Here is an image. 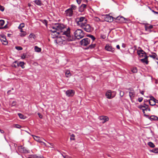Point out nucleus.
<instances>
[{
	"label": "nucleus",
	"instance_id": "1",
	"mask_svg": "<svg viewBox=\"0 0 158 158\" xmlns=\"http://www.w3.org/2000/svg\"><path fill=\"white\" fill-rule=\"evenodd\" d=\"M75 21L77 26L81 27L87 22V19L84 17H78L75 19Z\"/></svg>",
	"mask_w": 158,
	"mask_h": 158
},
{
	"label": "nucleus",
	"instance_id": "2",
	"mask_svg": "<svg viewBox=\"0 0 158 158\" xmlns=\"http://www.w3.org/2000/svg\"><path fill=\"white\" fill-rule=\"evenodd\" d=\"M75 37L78 40L81 39L84 36V34L82 30L80 29L77 30L74 33Z\"/></svg>",
	"mask_w": 158,
	"mask_h": 158
},
{
	"label": "nucleus",
	"instance_id": "3",
	"mask_svg": "<svg viewBox=\"0 0 158 158\" xmlns=\"http://www.w3.org/2000/svg\"><path fill=\"white\" fill-rule=\"evenodd\" d=\"M116 94L115 92L112 91L110 90H109L106 93L105 95L107 98L110 99L114 98Z\"/></svg>",
	"mask_w": 158,
	"mask_h": 158
},
{
	"label": "nucleus",
	"instance_id": "4",
	"mask_svg": "<svg viewBox=\"0 0 158 158\" xmlns=\"http://www.w3.org/2000/svg\"><path fill=\"white\" fill-rule=\"evenodd\" d=\"M61 35H64V38L66 37L68 38V40H71V35H70V29L69 27H68L66 31H62L61 33Z\"/></svg>",
	"mask_w": 158,
	"mask_h": 158
},
{
	"label": "nucleus",
	"instance_id": "5",
	"mask_svg": "<svg viewBox=\"0 0 158 158\" xmlns=\"http://www.w3.org/2000/svg\"><path fill=\"white\" fill-rule=\"evenodd\" d=\"M81 27L87 32H91L93 30L92 27L89 24H87V23L81 26Z\"/></svg>",
	"mask_w": 158,
	"mask_h": 158
},
{
	"label": "nucleus",
	"instance_id": "6",
	"mask_svg": "<svg viewBox=\"0 0 158 158\" xmlns=\"http://www.w3.org/2000/svg\"><path fill=\"white\" fill-rule=\"evenodd\" d=\"M150 99L149 100V103L150 105L154 106L156 105V103H158V100L155 99L153 96L150 97Z\"/></svg>",
	"mask_w": 158,
	"mask_h": 158
},
{
	"label": "nucleus",
	"instance_id": "7",
	"mask_svg": "<svg viewBox=\"0 0 158 158\" xmlns=\"http://www.w3.org/2000/svg\"><path fill=\"white\" fill-rule=\"evenodd\" d=\"M57 31H60V33H61L62 31H63L62 30L65 28V26L62 23H56Z\"/></svg>",
	"mask_w": 158,
	"mask_h": 158
},
{
	"label": "nucleus",
	"instance_id": "8",
	"mask_svg": "<svg viewBox=\"0 0 158 158\" xmlns=\"http://www.w3.org/2000/svg\"><path fill=\"white\" fill-rule=\"evenodd\" d=\"M64 14L66 16L72 17L73 15V11L69 8L65 11Z\"/></svg>",
	"mask_w": 158,
	"mask_h": 158
},
{
	"label": "nucleus",
	"instance_id": "9",
	"mask_svg": "<svg viewBox=\"0 0 158 158\" xmlns=\"http://www.w3.org/2000/svg\"><path fill=\"white\" fill-rule=\"evenodd\" d=\"M144 116L148 118L151 121H156L158 120V117L156 115H152L149 117V115L144 114Z\"/></svg>",
	"mask_w": 158,
	"mask_h": 158
},
{
	"label": "nucleus",
	"instance_id": "10",
	"mask_svg": "<svg viewBox=\"0 0 158 158\" xmlns=\"http://www.w3.org/2000/svg\"><path fill=\"white\" fill-rule=\"evenodd\" d=\"M73 40H54V43L56 44H57L59 45H61L62 44H64L67 42L66 41L68 42H69L73 41Z\"/></svg>",
	"mask_w": 158,
	"mask_h": 158
},
{
	"label": "nucleus",
	"instance_id": "11",
	"mask_svg": "<svg viewBox=\"0 0 158 158\" xmlns=\"http://www.w3.org/2000/svg\"><path fill=\"white\" fill-rule=\"evenodd\" d=\"M105 49L107 51L111 52L113 53L114 52V48H113L112 46L109 44H106Z\"/></svg>",
	"mask_w": 158,
	"mask_h": 158
},
{
	"label": "nucleus",
	"instance_id": "12",
	"mask_svg": "<svg viewBox=\"0 0 158 158\" xmlns=\"http://www.w3.org/2000/svg\"><path fill=\"white\" fill-rule=\"evenodd\" d=\"M75 93V91L73 89L67 90L66 92V95L68 97L73 96Z\"/></svg>",
	"mask_w": 158,
	"mask_h": 158
},
{
	"label": "nucleus",
	"instance_id": "13",
	"mask_svg": "<svg viewBox=\"0 0 158 158\" xmlns=\"http://www.w3.org/2000/svg\"><path fill=\"white\" fill-rule=\"evenodd\" d=\"M56 27H57L56 23L50 27V28L51 29L50 31L53 33L56 32L57 34H59L60 32L59 31H57Z\"/></svg>",
	"mask_w": 158,
	"mask_h": 158
},
{
	"label": "nucleus",
	"instance_id": "14",
	"mask_svg": "<svg viewBox=\"0 0 158 158\" xmlns=\"http://www.w3.org/2000/svg\"><path fill=\"white\" fill-rule=\"evenodd\" d=\"M113 18L112 16L109 15H106L105 17V20L106 21L111 22L113 21Z\"/></svg>",
	"mask_w": 158,
	"mask_h": 158
},
{
	"label": "nucleus",
	"instance_id": "15",
	"mask_svg": "<svg viewBox=\"0 0 158 158\" xmlns=\"http://www.w3.org/2000/svg\"><path fill=\"white\" fill-rule=\"evenodd\" d=\"M34 139L40 143H43L44 145H46V143L42 141L41 139H43L42 138H40L39 137L35 135H32Z\"/></svg>",
	"mask_w": 158,
	"mask_h": 158
},
{
	"label": "nucleus",
	"instance_id": "16",
	"mask_svg": "<svg viewBox=\"0 0 158 158\" xmlns=\"http://www.w3.org/2000/svg\"><path fill=\"white\" fill-rule=\"evenodd\" d=\"M90 40H81L80 44L81 45L86 46L89 44Z\"/></svg>",
	"mask_w": 158,
	"mask_h": 158
},
{
	"label": "nucleus",
	"instance_id": "17",
	"mask_svg": "<svg viewBox=\"0 0 158 158\" xmlns=\"http://www.w3.org/2000/svg\"><path fill=\"white\" fill-rule=\"evenodd\" d=\"M144 58L141 59L140 60L143 63H145L146 64H148L149 61L148 60V56L147 55H145Z\"/></svg>",
	"mask_w": 158,
	"mask_h": 158
},
{
	"label": "nucleus",
	"instance_id": "18",
	"mask_svg": "<svg viewBox=\"0 0 158 158\" xmlns=\"http://www.w3.org/2000/svg\"><path fill=\"white\" fill-rule=\"evenodd\" d=\"M138 49H140L138 50L137 51V53L138 55H140V54H144L145 55H147L146 53L141 48L139 47Z\"/></svg>",
	"mask_w": 158,
	"mask_h": 158
},
{
	"label": "nucleus",
	"instance_id": "19",
	"mask_svg": "<svg viewBox=\"0 0 158 158\" xmlns=\"http://www.w3.org/2000/svg\"><path fill=\"white\" fill-rule=\"evenodd\" d=\"M86 5L85 4H82L79 8V11L80 12H83L86 9Z\"/></svg>",
	"mask_w": 158,
	"mask_h": 158
},
{
	"label": "nucleus",
	"instance_id": "20",
	"mask_svg": "<svg viewBox=\"0 0 158 158\" xmlns=\"http://www.w3.org/2000/svg\"><path fill=\"white\" fill-rule=\"evenodd\" d=\"M100 119L101 120H103L102 122L103 123H105L109 120V118L106 116H102L100 117Z\"/></svg>",
	"mask_w": 158,
	"mask_h": 158
},
{
	"label": "nucleus",
	"instance_id": "21",
	"mask_svg": "<svg viewBox=\"0 0 158 158\" xmlns=\"http://www.w3.org/2000/svg\"><path fill=\"white\" fill-rule=\"evenodd\" d=\"M21 149V151H22L24 153H27L29 152V150H27V148L25 147H23V146H20L19 147V148Z\"/></svg>",
	"mask_w": 158,
	"mask_h": 158
},
{
	"label": "nucleus",
	"instance_id": "22",
	"mask_svg": "<svg viewBox=\"0 0 158 158\" xmlns=\"http://www.w3.org/2000/svg\"><path fill=\"white\" fill-rule=\"evenodd\" d=\"M153 27V26L152 25H150L149 26H147V24H145V30L150 32L151 31V29Z\"/></svg>",
	"mask_w": 158,
	"mask_h": 158
},
{
	"label": "nucleus",
	"instance_id": "23",
	"mask_svg": "<svg viewBox=\"0 0 158 158\" xmlns=\"http://www.w3.org/2000/svg\"><path fill=\"white\" fill-rule=\"evenodd\" d=\"M11 66L15 68H17L19 67L18 61L16 60L14 62L11 64Z\"/></svg>",
	"mask_w": 158,
	"mask_h": 158
},
{
	"label": "nucleus",
	"instance_id": "24",
	"mask_svg": "<svg viewBox=\"0 0 158 158\" xmlns=\"http://www.w3.org/2000/svg\"><path fill=\"white\" fill-rule=\"evenodd\" d=\"M135 95V92L134 91H132V92H129V96L130 98L131 99V100L132 99V98L134 97Z\"/></svg>",
	"mask_w": 158,
	"mask_h": 158
},
{
	"label": "nucleus",
	"instance_id": "25",
	"mask_svg": "<svg viewBox=\"0 0 158 158\" xmlns=\"http://www.w3.org/2000/svg\"><path fill=\"white\" fill-rule=\"evenodd\" d=\"M34 2L37 5L41 6L43 5L41 1L40 0H35Z\"/></svg>",
	"mask_w": 158,
	"mask_h": 158
},
{
	"label": "nucleus",
	"instance_id": "26",
	"mask_svg": "<svg viewBox=\"0 0 158 158\" xmlns=\"http://www.w3.org/2000/svg\"><path fill=\"white\" fill-rule=\"evenodd\" d=\"M151 53L152 54V55H149V56L153 58L154 59H156L157 58L156 57L157 56V55L156 53L153 52H151Z\"/></svg>",
	"mask_w": 158,
	"mask_h": 158
},
{
	"label": "nucleus",
	"instance_id": "27",
	"mask_svg": "<svg viewBox=\"0 0 158 158\" xmlns=\"http://www.w3.org/2000/svg\"><path fill=\"white\" fill-rule=\"evenodd\" d=\"M25 64V63L23 61H20L19 63L18 62V65L19 66H20L22 67V69H24L25 68V66L24 65Z\"/></svg>",
	"mask_w": 158,
	"mask_h": 158
},
{
	"label": "nucleus",
	"instance_id": "28",
	"mask_svg": "<svg viewBox=\"0 0 158 158\" xmlns=\"http://www.w3.org/2000/svg\"><path fill=\"white\" fill-rule=\"evenodd\" d=\"M31 156L33 158H44L42 156H37L36 154L31 155Z\"/></svg>",
	"mask_w": 158,
	"mask_h": 158
},
{
	"label": "nucleus",
	"instance_id": "29",
	"mask_svg": "<svg viewBox=\"0 0 158 158\" xmlns=\"http://www.w3.org/2000/svg\"><path fill=\"white\" fill-rule=\"evenodd\" d=\"M106 37V34L105 33H101L100 35V39H105Z\"/></svg>",
	"mask_w": 158,
	"mask_h": 158
},
{
	"label": "nucleus",
	"instance_id": "30",
	"mask_svg": "<svg viewBox=\"0 0 158 158\" xmlns=\"http://www.w3.org/2000/svg\"><path fill=\"white\" fill-rule=\"evenodd\" d=\"M18 115L19 118L21 119H25L26 118V117L24 116L23 114L21 113H19L18 114Z\"/></svg>",
	"mask_w": 158,
	"mask_h": 158
},
{
	"label": "nucleus",
	"instance_id": "31",
	"mask_svg": "<svg viewBox=\"0 0 158 158\" xmlns=\"http://www.w3.org/2000/svg\"><path fill=\"white\" fill-rule=\"evenodd\" d=\"M77 8V6L75 5L72 4L71 5L70 7L69 8L70 9L72 10V11L73 10H76Z\"/></svg>",
	"mask_w": 158,
	"mask_h": 158
},
{
	"label": "nucleus",
	"instance_id": "32",
	"mask_svg": "<svg viewBox=\"0 0 158 158\" xmlns=\"http://www.w3.org/2000/svg\"><path fill=\"white\" fill-rule=\"evenodd\" d=\"M96 46L95 44H91L89 45L88 47L85 48V49H92L93 48H94Z\"/></svg>",
	"mask_w": 158,
	"mask_h": 158
},
{
	"label": "nucleus",
	"instance_id": "33",
	"mask_svg": "<svg viewBox=\"0 0 158 158\" xmlns=\"http://www.w3.org/2000/svg\"><path fill=\"white\" fill-rule=\"evenodd\" d=\"M148 144L149 147L152 148H154L155 147V145L154 144L151 142H149L148 143Z\"/></svg>",
	"mask_w": 158,
	"mask_h": 158
},
{
	"label": "nucleus",
	"instance_id": "34",
	"mask_svg": "<svg viewBox=\"0 0 158 158\" xmlns=\"http://www.w3.org/2000/svg\"><path fill=\"white\" fill-rule=\"evenodd\" d=\"M35 50L36 52H40L41 49V48H39L37 46H35Z\"/></svg>",
	"mask_w": 158,
	"mask_h": 158
},
{
	"label": "nucleus",
	"instance_id": "35",
	"mask_svg": "<svg viewBox=\"0 0 158 158\" xmlns=\"http://www.w3.org/2000/svg\"><path fill=\"white\" fill-rule=\"evenodd\" d=\"M119 18L120 19V23H124V22H125V21H126V19L125 18L123 17L122 16H120V17Z\"/></svg>",
	"mask_w": 158,
	"mask_h": 158
},
{
	"label": "nucleus",
	"instance_id": "36",
	"mask_svg": "<svg viewBox=\"0 0 158 158\" xmlns=\"http://www.w3.org/2000/svg\"><path fill=\"white\" fill-rule=\"evenodd\" d=\"M0 41L3 44L5 45H7L8 43L7 40H0Z\"/></svg>",
	"mask_w": 158,
	"mask_h": 158
},
{
	"label": "nucleus",
	"instance_id": "37",
	"mask_svg": "<svg viewBox=\"0 0 158 158\" xmlns=\"http://www.w3.org/2000/svg\"><path fill=\"white\" fill-rule=\"evenodd\" d=\"M29 38L35 39L36 38V36L33 33H31L29 35Z\"/></svg>",
	"mask_w": 158,
	"mask_h": 158
},
{
	"label": "nucleus",
	"instance_id": "38",
	"mask_svg": "<svg viewBox=\"0 0 158 158\" xmlns=\"http://www.w3.org/2000/svg\"><path fill=\"white\" fill-rule=\"evenodd\" d=\"M131 71L132 73H135L137 72L138 70L136 67H134L131 69Z\"/></svg>",
	"mask_w": 158,
	"mask_h": 158
},
{
	"label": "nucleus",
	"instance_id": "39",
	"mask_svg": "<svg viewBox=\"0 0 158 158\" xmlns=\"http://www.w3.org/2000/svg\"><path fill=\"white\" fill-rule=\"evenodd\" d=\"M118 91L119 92V95L121 97H122L124 94V91H122L120 90H118Z\"/></svg>",
	"mask_w": 158,
	"mask_h": 158
},
{
	"label": "nucleus",
	"instance_id": "40",
	"mask_svg": "<svg viewBox=\"0 0 158 158\" xmlns=\"http://www.w3.org/2000/svg\"><path fill=\"white\" fill-rule=\"evenodd\" d=\"M65 75L67 77H68L71 75V73L69 71H67L65 73Z\"/></svg>",
	"mask_w": 158,
	"mask_h": 158
},
{
	"label": "nucleus",
	"instance_id": "41",
	"mask_svg": "<svg viewBox=\"0 0 158 158\" xmlns=\"http://www.w3.org/2000/svg\"><path fill=\"white\" fill-rule=\"evenodd\" d=\"M70 140H75V135L73 134H72V135H70Z\"/></svg>",
	"mask_w": 158,
	"mask_h": 158
},
{
	"label": "nucleus",
	"instance_id": "42",
	"mask_svg": "<svg viewBox=\"0 0 158 158\" xmlns=\"http://www.w3.org/2000/svg\"><path fill=\"white\" fill-rule=\"evenodd\" d=\"M5 23V21L3 20H0V28H1V27Z\"/></svg>",
	"mask_w": 158,
	"mask_h": 158
},
{
	"label": "nucleus",
	"instance_id": "43",
	"mask_svg": "<svg viewBox=\"0 0 158 158\" xmlns=\"http://www.w3.org/2000/svg\"><path fill=\"white\" fill-rule=\"evenodd\" d=\"M27 34L26 32V31H24L23 32H21L19 34L20 35L21 37H24Z\"/></svg>",
	"mask_w": 158,
	"mask_h": 158
},
{
	"label": "nucleus",
	"instance_id": "44",
	"mask_svg": "<svg viewBox=\"0 0 158 158\" xmlns=\"http://www.w3.org/2000/svg\"><path fill=\"white\" fill-rule=\"evenodd\" d=\"M87 37H89L91 39V40H95V37L93 35H87Z\"/></svg>",
	"mask_w": 158,
	"mask_h": 158
},
{
	"label": "nucleus",
	"instance_id": "45",
	"mask_svg": "<svg viewBox=\"0 0 158 158\" xmlns=\"http://www.w3.org/2000/svg\"><path fill=\"white\" fill-rule=\"evenodd\" d=\"M25 26V24L24 23H21L18 27L19 29H21L24 27Z\"/></svg>",
	"mask_w": 158,
	"mask_h": 158
},
{
	"label": "nucleus",
	"instance_id": "46",
	"mask_svg": "<svg viewBox=\"0 0 158 158\" xmlns=\"http://www.w3.org/2000/svg\"><path fill=\"white\" fill-rule=\"evenodd\" d=\"M41 21L44 23L46 26H47L48 24V21L44 19L42 20Z\"/></svg>",
	"mask_w": 158,
	"mask_h": 158
},
{
	"label": "nucleus",
	"instance_id": "47",
	"mask_svg": "<svg viewBox=\"0 0 158 158\" xmlns=\"http://www.w3.org/2000/svg\"><path fill=\"white\" fill-rule=\"evenodd\" d=\"M94 19L95 21L97 22H98L99 21H100V20L99 18L98 17H95L94 18Z\"/></svg>",
	"mask_w": 158,
	"mask_h": 158
},
{
	"label": "nucleus",
	"instance_id": "48",
	"mask_svg": "<svg viewBox=\"0 0 158 158\" xmlns=\"http://www.w3.org/2000/svg\"><path fill=\"white\" fill-rule=\"evenodd\" d=\"M15 48L18 50H21L23 49V48L20 46H16Z\"/></svg>",
	"mask_w": 158,
	"mask_h": 158
},
{
	"label": "nucleus",
	"instance_id": "49",
	"mask_svg": "<svg viewBox=\"0 0 158 158\" xmlns=\"http://www.w3.org/2000/svg\"><path fill=\"white\" fill-rule=\"evenodd\" d=\"M27 54L25 53H23L21 56V58L22 59H24L26 57Z\"/></svg>",
	"mask_w": 158,
	"mask_h": 158
},
{
	"label": "nucleus",
	"instance_id": "50",
	"mask_svg": "<svg viewBox=\"0 0 158 158\" xmlns=\"http://www.w3.org/2000/svg\"><path fill=\"white\" fill-rule=\"evenodd\" d=\"M153 153L158 154V148H154Z\"/></svg>",
	"mask_w": 158,
	"mask_h": 158
},
{
	"label": "nucleus",
	"instance_id": "51",
	"mask_svg": "<svg viewBox=\"0 0 158 158\" xmlns=\"http://www.w3.org/2000/svg\"><path fill=\"white\" fill-rule=\"evenodd\" d=\"M4 7L0 5V10L2 11H4Z\"/></svg>",
	"mask_w": 158,
	"mask_h": 158
},
{
	"label": "nucleus",
	"instance_id": "52",
	"mask_svg": "<svg viewBox=\"0 0 158 158\" xmlns=\"http://www.w3.org/2000/svg\"><path fill=\"white\" fill-rule=\"evenodd\" d=\"M15 127L17 128H20L21 127V126L19 124H16L15 125Z\"/></svg>",
	"mask_w": 158,
	"mask_h": 158
},
{
	"label": "nucleus",
	"instance_id": "53",
	"mask_svg": "<svg viewBox=\"0 0 158 158\" xmlns=\"http://www.w3.org/2000/svg\"><path fill=\"white\" fill-rule=\"evenodd\" d=\"M0 36H1V37L2 38H3V39H4L5 40H6V36L5 35L3 34H1L0 35Z\"/></svg>",
	"mask_w": 158,
	"mask_h": 158
},
{
	"label": "nucleus",
	"instance_id": "54",
	"mask_svg": "<svg viewBox=\"0 0 158 158\" xmlns=\"http://www.w3.org/2000/svg\"><path fill=\"white\" fill-rule=\"evenodd\" d=\"M143 99V98L142 97L139 98L138 99V101L140 102H142Z\"/></svg>",
	"mask_w": 158,
	"mask_h": 158
},
{
	"label": "nucleus",
	"instance_id": "55",
	"mask_svg": "<svg viewBox=\"0 0 158 158\" xmlns=\"http://www.w3.org/2000/svg\"><path fill=\"white\" fill-rule=\"evenodd\" d=\"M120 17V16H118L116 17V18H114V19H115L119 21V22L120 23V19L119 18Z\"/></svg>",
	"mask_w": 158,
	"mask_h": 158
},
{
	"label": "nucleus",
	"instance_id": "56",
	"mask_svg": "<svg viewBox=\"0 0 158 158\" xmlns=\"http://www.w3.org/2000/svg\"><path fill=\"white\" fill-rule=\"evenodd\" d=\"M37 114L40 118H43V116L40 113H38Z\"/></svg>",
	"mask_w": 158,
	"mask_h": 158
},
{
	"label": "nucleus",
	"instance_id": "57",
	"mask_svg": "<svg viewBox=\"0 0 158 158\" xmlns=\"http://www.w3.org/2000/svg\"><path fill=\"white\" fill-rule=\"evenodd\" d=\"M16 105V101H13L11 103V105L12 106H15Z\"/></svg>",
	"mask_w": 158,
	"mask_h": 158
},
{
	"label": "nucleus",
	"instance_id": "58",
	"mask_svg": "<svg viewBox=\"0 0 158 158\" xmlns=\"http://www.w3.org/2000/svg\"><path fill=\"white\" fill-rule=\"evenodd\" d=\"M144 109L146 111H147V110H148L149 111H151V109L149 107V106H147L145 108H144Z\"/></svg>",
	"mask_w": 158,
	"mask_h": 158
},
{
	"label": "nucleus",
	"instance_id": "59",
	"mask_svg": "<svg viewBox=\"0 0 158 158\" xmlns=\"http://www.w3.org/2000/svg\"><path fill=\"white\" fill-rule=\"evenodd\" d=\"M11 90H9L7 92V94L8 95H9V94H13V93H11Z\"/></svg>",
	"mask_w": 158,
	"mask_h": 158
},
{
	"label": "nucleus",
	"instance_id": "60",
	"mask_svg": "<svg viewBox=\"0 0 158 158\" xmlns=\"http://www.w3.org/2000/svg\"><path fill=\"white\" fill-rule=\"evenodd\" d=\"M143 108H145L147 106H149L148 105H147L145 103H143Z\"/></svg>",
	"mask_w": 158,
	"mask_h": 158
},
{
	"label": "nucleus",
	"instance_id": "61",
	"mask_svg": "<svg viewBox=\"0 0 158 158\" xmlns=\"http://www.w3.org/2000/svg\"><path fill=\"white\" fill-rule=\"evenodd\" d=\"M137 107L140 110H142L143 109L142 108H143V105H139Z\"/></svg>",
	"mask_w": 158,
	"mask_h": 158
},
{
	"label": "nucleus",
	"instance_id": "62",
	"mask_svg": "<svg viewBox=\"0 0 158 158\" xmlns=\"http://www.w3.org/2000/svg\"><path fill=\"white\" fill-rule=\"evenodd\" d=\"M137 107L140 110H142L143 109L142 108H143V105H139Z\"/></svg>",
	"mask_w": 158,
	"mask_h": 158
},
{
	"label": "nucleus",
	"instance_id": "63",
	"mask_svg": "<svg viewBox=\"0 0 158 158\" xmlns=\"http://www.w3.org/2000/svg\"><path fill=\"white\" fill-rule=\"evenodd\" d=\"M76 1L78 4H80L81 3V0H76Z\"/></svg>",
	"mask_w": 158,
	"mask_h": 158
},
{
	"label": "nucleus",
	"instance_id": "64",
	"mask_svg": "<svg viewBox=\"0 0 158 158\" xmlns=\"http://www.w3.org/2000/svg\"><path fill=\"white\" fill-rule=\"evenodd\" d=\"M62 155L64 158H69V157L68 156H64L63 154Z\"/></svg>",
	"mask_w": 158,
	"mask_h": 158
}]
</instances>
